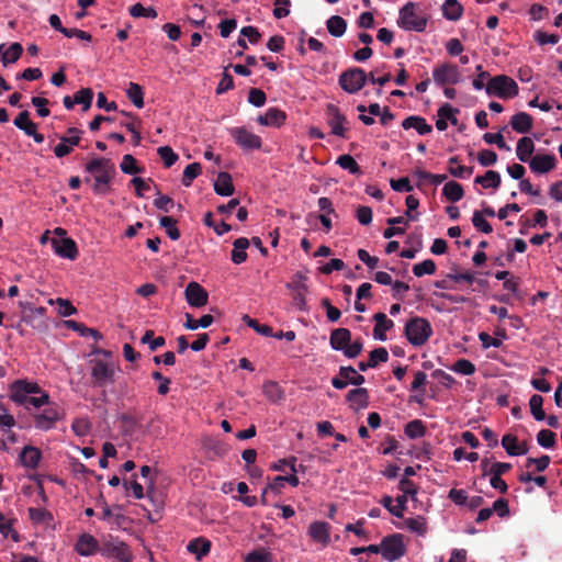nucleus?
Wrapping results in <instances>:
<instances>
[{
  "label": "nucleus",
  "instance_id": "obj_1",
  "mask_svg": "<svg viewBox=\"0 0 562 562\" xmlns=\"http://www.w3.org/2000/svg\"><path fill=\"white\" fill-rule=\"evenodd\" d=\"M10 400L26 411H38L49 404V394L37 382L20 379L10 385Z\"/></svg>",
  "mask_w": 562,
  "mask_h": 562
},
{
  "label": "nucleus",
  "instance_id": "obj_2",
  "mask_svg": "<svg viewBox=\"0 0 562 562\" xmlns=\"http://www.w3.org/2000/svg\"><path fill=\"white\" fill-rule=\"evenodd\" d=\"M86 172L91 177L85 178V182L89 183L93 180L92 191L97 195H106L111 190V182L115 175V166L110 159L97 157L91 159L85 166Z\"/></svg>",
  "mask_w": 562,
  "mask_h": 562
},
{
  "label": "nucleus",
  "instance_id": "obj_3",
  "mask_svg": "<svg viewBox=\"0 0 562 562\" xmlns=\"http://www.w3.org/2000/svg\"><path fill=\"white\" fill-rule=\"evenodd\" d=\"M432 334V326L425 317L413 316L405 323L404 335L413 347L426 345Z\"/></svg>",
  "mask_w": 562,
  "mask_h": 562
},
{
  "label": "nucleus",
  "instance_id": "obj_4",
  "mask_svg": "<svg viewBox=\"0 0 562 562\" xmlns=\"http://www.w3.org/2000/svg\"><path fill=\"white\" fill-rule=\"evenodd\" d=\"M329 344L334 350L341 351L349 359L358 357L363 347L360 340L351 342V333L347 328L334 329L330 334Z\"/></svg>",
  "mask_w": 562,
  "mask_h": 562
},
{
  "label": "nucleus",
  "instance_id": "obj_5",
  "mask_svg": "<svg viewBox=\"0 0 562 562\" xmlns=\"http://www.w3.org/2000/svg\"><path fill=\"white\" fill-rule=\"evenodd\" d=\"M396 22L404 31L424 32L427 26L426 15L416 10L414 2H407L400 9Z\"/></svg>",
  "mask_w": 562,
  "mask_h": 562
},
{
  "label": "nucleus",
  "instance_id": "obj_6",
  "mask_svg": "<svg viewBox=\"0 0 562 562\" xmlns=\"http://www.w3.org/2000/svg\"><path fill=\"white\" fill-rule=\"evenodd\" d=\"M485 92L490 97L512 99L518 94L519 88L513 78L506 75H497L488 79Z\"/></svg>",
  "mask_w": 562,
  "mask_h": 562
},
{
  "label": "nucleus",
  "instance_id": "obj_7",
  "mask_svg": "<svg viewBox=\"0 0 562 562\" xmlns=\"http://www.w3.org/2000/svg\"><path fill=\"white\" fill-rule=\"evenodd\" d=\"M32 417L36 429L48 431L53 429L56 423L61 418L58 405L49 401L48 405H44L43 409L33 411Z\"/></svg>",
  "mask_w": 562,
  "mask_h": 562
},
{
  "label": "nucleus",
  "instance_id": "obj_8",
  "mask_svg": "<svg viewBox=\"0 0 562 562\" xmlns=\"http://www.w3.org/2000/svg\"><path fill=\"white\" fill-rule=\"evenodd\" d=\"M99 552L102 557L106 559H115L119 562H132L133 554L130 550V547L115 538H110L104 540L99 549Z\"/></svg>",
  "mask_w": 562,
  "mask_h": 562
},
{
  "label": "nucleus",
  "instance_id": "obj_9",
  "mask_svg": "<svg viewBox=\"0 0 562 562\" xmlns=\"http://www.w3.org/2000/svg\"><path fill=\"white\" fill-rule=\"evenodd\" d=\"M368 80V75L361 68H351L339 76V86L346 92L353 94L360 91Z\"/></svg>",
  "mask_w": 562,
  "mask_h": 562
},
{
  "label": "nucleus",
  "instance_id": "obj_10",
  "mask_svg": "<svg viewBox=\"0 0 562 562\" xmlns=\"http://www.w3.org/2000/svg\"><path fill=\"white\" fill-rule=\"evenodd\" d=\"M117 368L103 360H98L91 368V379L95 386L104 387L114 382V375Z\"/></svg>",
  "mask_w": 562,
  "mask_h": 562
},
{
  "label": "nucleus",
  "instance_id": "obj_11",
  "mask_svg": "<svg viewBox=\"0 0 562 562\" xmlns=\"http://www.w3.org/2000/svg\"><path fill=\"white\" fill-rule=\"evenodd\" d=\"M229 135L234 138L235 143L244 150L260 149L262 146V139L260 136L254 134L248 128L232 127L228 130Z\"/></svg>",
  "mask_w": 562,
  "mask_h": 562
},
{
  "label": "nucleus",
  "instance_id": "obj_12",
  "mask_svg": "<svg viewBox=\"0 0 562 562\" xmlns=\"http://www.w3.org/2000/svg\"><path fill=\"white\" fill-rule=\"evenodd\" d=\"M406 552L402 535L386 537L381 542V553L386 561L393 562Z\"/></svg>",
  "mask_w": 562,
  "mask_h": 562
},
{
  "label": "nucleus",
  "instance_id": "obj_13",
  "mask_svg": "<svg viewBox=\"0 0 562 562\" xmlns=\"http://www.w3.org/2000/svg\"><path fill=\"white\" fill-rule=\"evenodd\" d=\"M432 78L437 86L457 85L461 81V74L456 65L442 64L432 69Z\"/></svg>",
  "mask_w": 562,
  "mask_h": 562
},
{
  "label": "nucleus",
  "instance_id": "obj_14",
  "mask_svg": "<svg viewBox=\"0 0 562 562\" xmlns=\"http://www.w3.org/2000/svg\"><path fill=\"white\" fill-rule=\"evenodd\" d=\"M82 132L77 127H69L67 134L60 136L59 143L54 147V154L57 158L69 155L74 147L79 145Z\"/></svg>",
  "mask_w": 562,
  "mask_h": 562
},
{
  "label": "nucleus",
  "instance_id": "obj_15",
  "mask_svg": "<svg viewBox=\"0 0 562 562\" xmlns=\"http://www.w3.org/2000/svg\"><path fill=\"white\" fill-rule=\"evenodd\" d=\"M327 124L330 133L335 136L345 138L347 128L346 116L340 112L339 108L333 103L326 105Z\"/></svg>",
  "mask_w": 562,
  "mask_h": 562
},
{
  "label": "nucleus",
  "instance_id": "obj_16",
  "mask_svg": "<svg viewBox=\"0 0 562 562\" xmlns=\"http://www.w3.org/2000/svg\"><path fill=\"white\" fill-rule=\"evenodd\" d=\"M331 527L328 522L322 520L312 521L307 528V535L313 542L326 548L330 543Z\"/></svg>",
  "mask_w": 562,
  "mask_h": 562
},
{
  "label": "nucleus",
  "instance_id": "obj_17",
  "mask_svg": "<svg viewBox=\"0 0 562 562\" xmlns=\"http://www.w3.org/2000/svg\"><path fill=\"white\" fill-rule=\"evenodd\" d=\"M186 300L192 307L199 308L207 304L209 294L198 282H190L184 291Z\"/></svg>",
  "mask_w": 562,
  "mask_h": 562
},
{
  "label": "nucleus",
  "instance_id": "obj_18",
  "mask_svg": "<svg viewBox=\"0 0 562 562\" xmlns=\"http://www.w3.org/2000/svg\"><path fill=\"white\" fill-rule=\"evenodd\" d=\"M557 161L552 154H537L527 164L533 173L543 175L554 169Z\"/></svg>",
  "mask_w": 562,
  "mask_h": 562
},
{
  "label": "nucleus",
  "instance_id": "obj_19",
  "mask_svg": "<svg viewBox=\"0 0 562 562\" xmlns=\"http://www.w3.org/2000/svg\"><path fill=\"white\" fill-rule=\"evenodd\" d=\"M14 125L23 131L27 136H31L35 143L42 144L44 142V135L37 132V125L30 120V113L27 111L21 112L14 119Z\"/></svg>",
  "mask_w": 562,
  "mask_h": 562
},
{
  "label": "nucleus",
  "instance_id": "obj_20",
  "mask_svg": "<svg viewBox=\"0 0 562 562\" xmlns=\"http://www.w3.org/2000/svg\"><path fill=\"white\" fill-rule=\"evenodd\" d=\"M100 546L98 540L90 533L79 536L75 550L81 557H91L99 552Z\"/></svg>",
  "mask_w": 562,
  "mask_h": 562
},
{
  "label": "nucleus",
  "instance_id": "obj_21",
  "mask_svg": "<svg viewBox=\"0 0 562 562\" xmlns=\"http://www.w3.org/2000/svg\"><path fill=\"white\" fill-rule=\"evenodd\" d=\"M52 245L61 258L74 260L78 256L76 243L71 238L53 239Z\"/></svg>",
  "mask_w": 562,
  "mask_h": 562
},
{
  "label": "nucleus",
  "instance_id": "obj_22",
  "mask_svg": "<svg viewBox=\"0 0 562 562\" xmlns=\"http://www.w3.org/2000/svg\"><path fill=\"white\" fill-rule=\"evenodd\" d=\"M286 114L277 108H269L263 114L257 117V122L262 126L280 127L284 124Z\"/></svg>",
  "mask_w": 562,
  "mask_h": 562
},
{
  "label": "nucleus",
  "instance_id": "obj_23",
  "mask_svg": "<svg viewBox=\"0 0 562 562\" xmlns=\"http://www.w3.org/2000/svg\"><path fill=\"white\" fill-rule=\"evenodd\" d=\"M502 447L510 457L522 456L528 452L526 442H519L517 437L513 434H506L502 438Z\"/></svg>",
  "mask_w": 562,
  "mask_h": 562
},
{
  "label": "nucleus",
  "instance_id": "obj_24",
  "mask_svg": "<svg viewBox=\"0 0 562 562\" xmlns=\"http://www.w3.org/2000/svg\"><path fill=\"white\" fill-rule=\"evenodd\" d=\"M375 322L373 328V337L375 340L385 341L387 339L386 331L393 328L394 323L384 313H376L373 315Z\"/></svg>",
  "mask_w": 562,
  "mask_h": 562
},
{
  "label": "nucleus",
  "instance_id": "obj_25",
  "mask_svg": "<svg viewBox=\"0 0 562 562\" xmlns=\"http://www.w3.org/2000/svg\"><path fill=\"white\" fill-rule=\"evenodd\" d=\"M211 548V541L204 537H196L187 544V551L193 554L198 561L205 558L210 553Z\"/></svg>",
  "mask_w": 562,
  "mask_h": 562
},
{
  "label": "nucleus",
  "instance_id": "obj_26",
  "mask_svg": "<svg viewBox=\"0 0 562 562\" xmlns=\"http://www.w3.org/2000/svg\"><path fill=\"white\" fill-rule=\"evenodd\" d=\"M41 458H42L41 450L34 446H25L19 456V460H20L21 464L24 468H27L31 470H34L38 467Z\"/></svg>",
  "mask_w": 562,
  "mask_h": 562
},
{
  "label": "nucleus",
  "instance_id": "obj_27",
  "mask_svg": "<svg viewBox=\"0 0 562 562\" xmlns=\"http://www.w3.org/2000/svg\"><path fill=\"white\" fill-rule=\"evenodd\" d=\"M368 391L363 387L352 389L347 394V402L351 409L358 412L368 406Z\"/></svg>",
  "mask_w": 562,
  "mask_h": 562
},
{
  "label": "nucleus",
  "instance_id": "obj_28",
  "mask_svg": "<svg viewBox=\"0 0 562 562\" xmlns=\"http://www.w3.org/2000/svg\"><path fill=\"white\" fill-rule=\"evenodd\" d=\"M398 528H405L419 537H424L428 532L427 519L423 516L407 517Z\"/></svg>",
  "mask_w": 562,
  "mask_h": 562
},
{
  "label": "nucleus",
  "instance_id": "obj_29",
  "mask_svg": "<svg viewBox=\"0 0 562 562\" xmlns=\"http://www.w3.org/2000/svg\"><path fill=\"white\" fill-rule=\"evenodd\" d=\"M214 191L222 196H229L234 193L232 176L228 172H220L214 181Z\"/></svg>",
  "mask_w": 562,
  "mask_h": 562
},
{
  "label": "nucleus",
  "instance_id": "obj_30",
  "mask_svg": "<svg viewBox=\"0 0 562 562\" xmlns=\"http://www.w3.org/2000/svg\"><path fill=\"white\" fill-rule=\"evenodd\" d=\"M510 126L520 134H526L532 128V116L526 112H518L510 119Z\"/></svg>",
  "mask_w": 562,
  "mask_h": 562
},
{
  "label": "nucleus",
  "instance_id": "obj_31",
  "mask_svg": "<svg viewBox=\"0 0 562 562\" xmlns=\"http://www.w3.org/2000/svg\"><path fill=\"white\" fill-rule=\"evenodd\" d=\"M535 143L530 137L524 136L517 142L516 156L521 162H528L533 156Z\"/></svg>",
  "mask_w": 562,
  "mask_h": 562
},
{
  "label": "nucleus",
  "instance_id": "obj_32",
  "mask_svg": "<svg viewBox=\"0 0 562 562\" xmlns=\"http://www.w3.org/2000/svg\"><path fill=\"white\" fill-rule=\"evenodd\" d=\"M402 126L404 130L414 128L419 135H426L432 131L431 125H429L424 117L415 115L406 117L402 122Z\"/></svg>",
  "mask_w": 562,
  "mask_h": 562
},
{
  "label": "nucleus",
  "instance_id": "obj_33",
  "mask_svg": "<svg viewBox=\"0 0 562 562\" xmlns=\"http://www.w3.org/2000/svg\"><path fill=\"white\" fill-rule=\"evenodd\" d=\"M481 468L483 471V475L502 476L503 474L510 470L512 465L510 463L506 462L491 463L490 460L485 458L481 461Z\"/></svg>",
  "mask_w": 562,
  "mask_h": 562
},
{
  "label": "nucleus",
  "instance_id": "obj_34",
  "mask_svg": "<svg viewBox=\"0 0 562 562\" xmlns=\"http://www.w3.org/2000/svg\"><path fill=\"white\" fill-rule=\"evenodd\" d=\"M233 250L231 255V259L235 265H240L247 259V248L249 247V241L245 237L237 238L233 244Z\"/></svg>",
  "mask_w": 562,
  "mask_h": 562
},
{
  "label": "nucleus",
  "instance_id": "obj_35",
  "mask_svg": "<svg viewBox=\"0 0 562 562\" xmlns=\"http://www.w3.org/2000/svg\"><path fill=\"white\" fill-rule=\"evenodd\" d=\"M463 14V7L458 0H446L442 4V15L449 21H458Z\"/></svg>",
  "mask_w": 562,
  "mask_h": 562
},
{
  "label": "nucleus",
  "instance_id": "obj_36",
  "mask_svg": "<svg viewBox=\"0 0 562 562\" xmlns=\"http://www.w3.org/2000/svg\"><path fill=\"white\" fill-rule=\"evenodd\" d=\"M442 195L450 202L456 203L464 195L462 186L457 181H448L442 188Z\"/></svg>",
  "mask_w": 562,
  "mask_h": 562
},
{
  "label": "nucleus",
  "instance_id": "obj_37",
  "mask_svg": "<svg viewBox=\"0 0 562 562\" xmlns=\"http://www.w3.org/2000/svg\"><path fill=\"white\" fill-rule=\"evenodd\" d=\"M501 181V175L495 170H487L483 176L474 179V183L481 184L484 189H498Z\"/></svg>",
  "mask_w": 562,
  "mask_h": 562
},
{
  "label": "nucleus",
  "instance_id": "obj_38",
  "mask_svg": "<svg viewBox=\"0 0 562 562\" xmlns=\"http://www.w3.org/2000/svg\"><path fill=\"white\" fill-rule=\"evenodd\" d=\"M326 27L331 36L341 37L346 33L347 23L344 18L339 15H331L326 21Z\"/></svg>",
  "mask_w": 562,
  "mask_h": 562
},
{
  "label": "nucleus",
  "instance_id": "obj_39",
  "mask_svg": "<svg viewBox=\"0 0 562 562\" xmlns=\"http://www.w3.org/2000/svg\"><path fill=\"white\" fill-rule=\"evenodd\" d=\"M213 316L205 314L199 319H193L191 314H186V323L183 326L189 330H196L198 328H207L213 324Z\"/></svg>",
  "mask_w": 562,
  "mask_h": 562
},
{
  "label": "nucleus",
  "instance_id": "obj_40",
  "mask_svg": "<svg viewBox=\"0 0 562 562\" xmlns=\"http://www.w3.org/2000/svg\"><path fill=\"white\" fill-rule=\"evenodd\" d=\"M126 94L131 102L137 108L142 109L144 106V91L143 88L135 82H130L126 89Z\"/></svg>",
  "mask_w": 562,
  "mask_h": 562
},
{
  "label": "nucleus",
  "instance_id": "obj_41",
  "mask_svg": "<svg viewBox=\"0 0 562 562\" xmlns=\"http://www.w3.org/2000/svg\"><path fill=\"white\" fill-rule=\"evenodd\" d=\"M339 375L344 378L348 384L360 386L364 383V376L358 373L352 367H340Z\"/></svg>",
  "mask_w": 562,
  "mask_h": 562
},
{
  "label": "nucleus",
  "instance_id": "obj_42",
  "mask_svg": "<svg viewBox=\"0 0 562 562\" xmlns=\"http://www.w3.org/2000/svg\"><path fill=\"white\" fill-rule=\"evenodd\" d=\"M23 48L19 43H12L7 49H3L1 61L3 66L15 63L22 55Z\"/></svg>",
  "mask_w": 562,
  "mask_h": 562
},
{
  "label": "nucleus",
  "instance_id": "obj_43",
  "mask_svg": "<svg viewBox=\"0 0 562 562\" xmlns=\"http://www.w3.org/2000/svg\"><path fill=\"white\" fill-rule=\"evenodd\" d=\"M543 398L539 394H533L529 400L530 413L537 422L546 419V414L542 409Z\"/></svg>",
  "mask_w": 562,
  "mask_h": 562
},
{
  "label": "nucleus",
  "instance_id": "obj_44",
  "mask_svg": "<svg viewBox=\"0 0 562 562\" xmlns=\"http://www.w3.org/2000/svg\"><path fill=\"white\" fill-rule=\"evenodd\" d=\"M160 226L165 228L166 234L171 240L180 238V231L177 227V221L170 216H162L159 220Z\"/></svg>",
  "mask_w": 562,
  "mask_h": 562
},
{
  "label": "nucleus",
  "instance_id": "obj_45",
  "mask_svg": "<svg viewBox=\"0 0 562 562\" xmlns=\"http://www.w3.org/2000/svg\"><path fill=\"white\" fill-rule=\"evenodd\" d=\"M336 164L351 175L360 173V167L351 155L345 154L337 158Z\"/></svg>",
  "mask_w": 562,
  "mask_h": 562
},
{
  "label": "nucleus",
  "instance_id": "obj_46",
  "mask_svg": "<svg viewBox=\"0 0 562 562\" xmlns=\"http://www.w3.org/2000/svg\"><path fill=\"white\" fill-rule=\"evenodd\" d=\"M92 99L93 92L90 88H82L74 94V102H76V104H81L83 111L90 109Z\"/></svg>",
  "mask_w": 562,
  "mask_h": 562
},
{
  "label": "nucleus",
  "instance_id": "obj_47",
  "mask_svg": "<svg viewBox=\"0 0 562 562\" xmlns=\"http://www.w3.org/2000/svg\"><path fill=\"white\" fill-rule=\"evenodd\" d=\"M130 14L133 18L156 19L157 11L153 7H144L142 3H135L130 8Z\"/></svg>",
  "mask_w": 562,
  "mask_h": 562
},
{
  "label": "nucleus",
  "instance_id": "obj_48",
  "mask_svg": "<svg viewBox=\"0 0 562 562\" xmlns=\"http://www.w3.org/2000/svg\"><path fill=\"white\" fill-rule=\"evenodd\" d=\"M425 431L426 430H425L424 424L419 419H414V420L409 422L405 426V429H404L405 435L409 439L422 438L425 435Z\"/></svg>",
  "mask_w": 562,
  "mask_h": 562
},
{
  "label": "nucleus",
  "instance_id": "obj_49",
  "mask_svg": "<svg viewBox=\"0 0 562 562\" xmlns=\"http://www.w3.org/2000/svg\"><path fill=\"white\" fill-rule=\"evenodd\" d=\"M201 171H202V168L199 162H192V164L188 165L183 170L182 184L184 187H190L192 181L199 177Z\"/></svg>",
  "mask_w": 562,
  "mask_h": 562
},
{
  "label": "nucleus",
  "instance_id": "obj_50",
  "mask_svg": "<svg viewBox=\"0 0 562 562\" xmlns=\"http://www.w3.org/2000/svg\"><path fill=\"white\" fill-rule=\"evenodd\" d=\"M436 272V263L431 259H425L413 266L414 276L420 278L425 274H434Z\"/></svg>",
  "mask_w": 562,
  "mask_h": 562
},
{
  "label": "nucleus",
  "instance_id": "obj_51",
  "mask_svg": "<svg viewBox=\"0 0 562 562\" xmlns=\"http://www.w3.org/2000/svg\"><path fill=\"white\" fill-rule=\"evenodd\" d=\"M451 370L461 375H472L475 372V366L468 359H458Z\"/></svg>",
  "mask_w": 562,
  "mask_h": 562
},
{
  "label": "nucleus",
  "instance_id": "obj_52",
  "mask_svg": "<svg viewBox=\"0 0 562 562\" xmlns=\"http://www.w3.org/2000/svg\"><path fill=\"white\" fill-rule=\"evenodd\" d=\"M159 157L162 159L164 165L167 168H170L176 164L179 156L173 151V149L169 146H161L157 149Z\"/></svg>",
  "mask_w": 562,
  "mask_h": 562
},
{
  "label": "nucleus",
  "instance_id": "obj_53",
  "mask_svg": "<svg viewBox=\"0 0 562 562\" xmlns=\"http://www.w3.org/2000/svg\"><path fill=\"white\" fill-rule=\"evenodd\" d=\"M142 344H147L149 346V349L151 351H155L156 349L162 347L166 342L165 338L161 336L154 337L153 330H146L140 339Z\"/></svg>",
  "mask_w": 562,
  "mask_h": 562
},
{
  "label": "nucleus",
  "instance_id": "obj_54",
  "mask_svg": "<svg viewBox=\"0 0 562 562\" xmlns=\"http://www.w3.org/2000/svg\"><path fill=\"white\" fill-rule=\"evenodd\" d=\"M294 289H295V295L293 297L294 304L299 310L305 311L306 310L305 295L308 291L307 286L305 283H297L294 285Z\"/></svg>",
  "mask_w": 562,
  "mask_h": 562
},
{
  "label": "nucleus",
  "instance_id": "obj_55",
  "mask_svg": "<svg viewBox=\"0 0 562 562\" xmlns=\"http://www.w3.org/2000/svg\"><path fill=\"white\" fill-rule=\"evenodd\" d=\"M0 533L4 538L11 537L14 541H19V535L13 529L12 521L7 519L2 513H0Z\"/></svg>",
  "mask_w": 562,
  "mask_h": 562
},
{
  "label": "nucleus",
  "instance_id": "obj_56",
  "mask_svg": "<svg viewBox=\"0 0 562 562\" xmlns=\"http://www.w3.org/2000/svg\"><path fill=\"white\" fill-rule=\"evenodd\" d=\"M71 429L77 436L85 437L90 432L91 424L88 418H76L71 424Z\"/></svg>",
  "mask_w": 562,
  "mask_h": 562
},
{
  "label": "nucleus",
  "instance_id": "obj_57",
  "mask_svg": "<svg viewBox=\"0 0 562 562\" xmlns=\"http://www.w3.org/2000/svg\"><path fill=\"white\" fill-rule=\"evenodd\" d=\"M243 321L245 322V324L247 326H249L250 328L256 330L258 334H260L265 337L272 336V328L269 325H261L256 319L249 317L248 315H245L243 317Z\"/></svg>",
  "mask_w": 562,
  "mask_h": 562
},
{
  "label": "nucleus",
  "instance_id": "obj_58",
  "mask_svg": "<svg viewBox=\"0 0 562 562\" xmlns=\"http://www.w3.org/2000/svg\"><path fill=\"white\" fill-rule=\"evenodd\" d=\"M537 442L546 449L553 448L555 445V434L548 429H542L537 435Z\"/></svg>",
  "mask_w": 562,
  "mask_h": 562
},
{
  "label": "nucleus",
  "instance_id": "obj_59",
  "mask_svg": "<svg viewBox=\"0 0 562 562\" xmlns=\"http://www.w3.org/2000/svg\"><path fill=\"white\" fill-rule=\"evenodd\" d=\"M472 224L477 231H480L484 234H490L493 232V227L485 220V217L483 216V214L480 211H474L473 217H472Z\"/></svg>",
  "mask_w": 562,
  "mask_h": 562
},
{
  "label": "nucleus",
  "instance_id": "obj_60",
  "mask_svg": "<svg viewBox=\"0 0 562 562\" xmlns=\"http://www.w3.org/2000/svg\"><path fill=\"white\" fill-rule=\"evenodd\" d=\"M120 168L126 175H136L140 171L136 165V159L130 154L123 156Z\"/></svg>",
  "mask_w": 562,
  "mask_h": 562
},
{
  "label": "nucleus",
  "instance_id": "obj_61",
  "mask_svg": "<svg viewBox=\"0 0 562 562\" xmlns=\"http://www.w3.org/2000/svg\"><path fill=\"white\" fill-rule=\"evenodd\" d=\"M483 139L486 144L496 145L499 149L510 150V147L506 144L502 133H485Z\"/></svg>",
  "mask_w": 562,
  "mask_h": 562
},
{
  "label": "nucleus",
  "instance_id": "obj_62",
  "mask_svg": "<svg viewBox=\"0 0 562 562\" xmlns=\"http://www.w3.org/2000/svg\"><path fill=\"white\" fill-rule=\"evenodd\" d=\"M389 360V352L384 347L373 349L369 355V361L373 368Z\"/></svg>",
  "mask_w": 562,
  "mask_h": 562
},
{
  "label": "nucleus",
  "instance_id": "obj_63",
  "mask_svg": "<svg viewBox=\"0 0 562 562\" xmlns=\"http://www.w3.org/2000/svg\"><path fill=\"white\" fill-rule=\"evenodd\" d=\"M29 517L35 524H43L52 519L50 514L44 508H29Z\"/></svg>",
  "mask_w": 562,
  "mask_h": 562
},
{
  "label": "nucleus",
  "instance_id": "obj_64",
  "mask_svg": "<svg viewBox=\"0 0 562 562\" xmlns=\"http://www.w3.org/2000/svg\"><path fill=\"white\" fill-rule=\"evenodd\" d=\"M245 562H272V554L265 549L254 550L247 554Z\"/></svg>",
  "mask_w": 562,
  "mask_h": 562
}]
</instances>
